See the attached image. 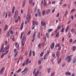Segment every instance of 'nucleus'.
Instances as JSON below:
<instances>
[{"instance_id": "nucleus-1", "label": "nucleus", "mask_w": 76, "mask_h": 76, "mask_svg": "<svg viewBox=\"0 0 76 76\" xmlns=\"http://www.w3.org/2000/svg\"><path fill=\"white\" fill-rule=\"evenodd\" d=\"M9 46L10 45H7L6 47H5V48L4 49V50L2 51V53H4V52H5L7 50H8L9 48Z\"/></svg>"}, {"instance_id": "nucleus-2", "label": "nucleus", "mask_w": 76, "mask_h": 76, "mask_svg": "<svg viewBox=\"0 0 76 76\" xmlns=\"http://www.w3.org/2000/svg\"><path fill=\"white\" fill-rule=\"evenodd\" d=\"M26 19L28 22H29L31 20V16L28 15H27Z\"/></svg>"}, {"instance_id": "nucleus-3", "label": "nucleus", "mask_w": 76, "mask_h": 76, "mask_svg": "<svg viewBox=\"0 0 76 76\" xmlns=\"http://www.w3.org/2000/svg\"><path fill=\"white\" fill-rule=\"evenodd\" d=\"M4 67H3L1 69V71H0V75H2L4 73V72L3 71V70H4Z\"/></svg>"}, {"instance_id": "nucleus-4", "label": "nucleus", "mask_w": 76, "mask_h": 76, "mask_svg": "<svg viewBox=\"0 0 76 76\" xmlns=\"http://www.w3.org/2000/svg\"><path fill=\"white\" fill-rule=\"evenodd\" d=\"M35 35H36V33H34L32 37V42H34L35 40Z\"/></svg>"}, {"instance_id": "nucleus-5", "label": "nucleus", "mask_w": 76, "mask_h": 76, "mask_svg": "<svg viewBox=\"0 0 76 76\" xmlns=\"http://www.w3.org/2000/svg\"><path fill=\"white\" fill-rule=\"evenodd\" d=\"M18 11H15V13L14 14V18H16L17 17H18Z\"/></svg>"}, {"instance_id": "nucleus-6", "label": "nucleus", "mask_w": 76, "mask_h": 76, "mask_svg": "<svg viewBox=\"0 0 76 76\" xmlns=\"http://www.w3.org/2000/svg\"><path fill=\"white\" fill-rule=\"evenodd\" d=\"M37 12L38 16H39V17L41 16V12L40 11V10L39 9H38L37 10Z\"/></svg>"}, {"instance_id": "nucleus-7", "label": "nucleus", "mask_w": 76, "mask_h": 76, "mask_svg": "<svg viewBox=\"0 0 76 76\" xmlns=\"http://www.w3.org/2000/svg\"><path fill=\"white\" fill-rule=\"evenodd\" d=\"M41 25H42V26H45L46 25V23H45V22L41 21Z\"/></svg>"}, {"instance_id": "nucleus-8", "label": "nucleus", "mask_w": 76, "mask_h": 76, "mask_svg": "<svg viewBox=\"0 0 76 76\" xmlns=\"http://www.w3.org/2000/svg\"><path fill=\"white\" fill-rule=\"evenodd\" d=\"M55 45V44H54V43H52L50 46V48L51 49V50H53L54 48V45Z\"/></svg>"}, {"instance_id": "nucleus-9", "label": "nucleus", "mask_w": 76, "mask_h": 76, "mask_svg": "<svg viewBox=\"0 0 76 76\" xmlns=\"http://www.w3.org/2000/svg\"><path fill=\"white\" fill-rule=\"evenodd\" d=\"M4 48V44H3L2 45L1 47V48L0 51V52H1L3 50V49Z\"/></svg>"}, {"instance_id": "nucleus-10", "label": "nucleus", "mask_w": 76, "mask_h": 76, "mask_svg": "<svg viewBox=\"0 0 76 76\" xmlns=\"http://www.w3.org/2000/svg\"><path fill=\"white\" fill-rule=\"evenodd\" d=\"M26 4V0H24L23 1L22 6L23 7H24Z\"/></svg>"}, {"instance_id": "nucleus-11", "label": "nucleus", "mask_w": 76, "mask_h": 76, "mask_svg": "<svg viewBox=\"0 0 76 76\" xmlns=\"http://www.w3.org/2000/svg\"><path fill=\"white\" fill-rule=\"evenodd\" d=\"M72 49L73 51V52H74L75 51V50H76V47L75 46H73L72 47Z\"/></svg>"}, {"instance_id": "nucleus-12", "label": "nucleus", "mask_w": 76, "mask_h": 76, "mask_svg": "<svg viewBox=\"0 0 76 76\" xmlns=\"http://www.w3.org/2000/svg\"><path fill=\"white\" fill-rule=\"evenodd\" d=\"M25 36H23V39H22V43H23V42L24 39V42H25V41H26V37L25 38Z\"/></svg>"}, {"instance_id": "nucleus-13", "label": "nucleus", "mask_w": 76, "mask_h": 76, "mask_svg": "<svg viewBox=\"0 0 76 76\" xmlns=\"http://www.w3.org/2000/svg\"><path fill=\"white\" fill-rule=\"evenodd\" d=\"M71 60H72V58H71L70 57H69L67 60V63H70Z\"/></svg>"}, {"instance_id": "nucleus-14", "label": "nucleus", "mask_w": 76, "mask_h": 76, "mask_svg": "<svg viewBox=\"0 0 76 76\" xmlns=\"http://www.w3.org/2000/svg\"><path fill=\"white\" fill-rule=\"evenodd\" d=\"M50 11H51V10H50V9H48L46 11V15H48L50 13Z\"/></svg>"}, {"instance_id": "nucleus-15", "label": "nucleus", "mask_w": 76, "mask_h": 76, "mask_svg": "<svg viewBox=\"0 0 76 76\" xmlns=\"http://www.w3.org/2000/svg\"><path fill=\"white\" fill-rule=\"evenodd\" d=\"M65 74L66 75H68L69 76L71 75V73L69 72H65Z\"/></svg>"}, {"instance_id": "nucleus-16", "label": "nucleus", "mask_w": 76, "mask_h": 76, "mask_svg": "<svg viewBox=\"0 0 76 76\" xmlns=\"http://www.w3.org/2000/svg\"><path fill=\"white\" fill-rule=\"evenodd\" d=\"M37 37L39 39V38H40V37H41V36L40 35V32H38V33L37 34Z\"/></svg>"}, {"instance_id": "nucleus-17", "label": "nucleus", "mask_w": 76, "mask_h": 76, "mask_svg": "<svg viewBox=\"0 0 76 76\" xmlns=\"http://www.w3.org/2000/svg\"><path fill=\"white\" fill-rule=\"evenodd\" d=\"M8 28V26H7V24L6 25L5 28H4V31H6V30Z\"/></svg>"}, {"instance_id": "nucleus-18", "label": "nucleus", "mask_w": 76, "mask_h": 76, "mask_svg": "<svg viewBox=\"0 0 76 76\" xmlns=\"http://www.w3.org/2000/svg\"><path fill=\"white\" fill-rule=\"evenodd\" d=\"M56 53V56L57 57H60V53H59V52L57 51V52Z\"/></svg>"}, {"instance_id": "nucleus-19", "label": "nucleus", "mask_w": 76, "mask_h": 76, "mask_svg": "<svg viewBox=\"0 0 76 76\" xmlns=\"http://www.w3.org/2000/svg\"><path fill=\"white\" fill-rule=\"evenodd\" d=\"M23 24H24V23H22L21 25L20 30H22V29H23Z\"/></svg>"}, {"instance_id": "nucleus-20", "label": "nucleus", "mask_w": 76, "mask_h": 76, "mask_svg": "<svg viewBox=\"0 0 76 76\" xmlns=\"http://www.w3.org/2000/svg\"><path fill=\"white\" fill-rule=\"evenodd\" d=\"M12 15V12H9L8 14V17H10Z\"/></svg>"}, {"instance_id": "nucleus-21", "label": "nucleus", "mask_w": 76, "mask_h": 76, "mask_svg": "<svg viewBox=\"0 0 76 76\" xmlns=\"http://www.w3.org/2000/svg\"><path fill=\"white\" fill-rule=\"evenodd\" d=\"M38 74H39V71L37 70V72L35 73V76H37V75H38Z\"/></svg>"}, {"instance_id": "nucleus-22", "label": "nucleus", "mask_w": 76, "mask_h": 76, "mask_svg": "<svg viewBox=\"0 0 76 76\" xmlns=\"http://www.w3.org/2000/svg\"><path fill=\"white\" fill-rule=\"evenodd\" d=\"M43 5L44 6H47V3H46V2H45V0H44Z\"/></svg>"}, {"instance_id": "nucleus-23", "label": "nucleus", "mask_w": 76, "mask_h": 76, "mask_svg": "<svg viewBox=\"0 0 76 76\" xmlns=\"http://www.w3.org/2000/svg\"><path fill=\"white\" fill-rule=\"evenodd\" d=\"M60 34V33H58L56 35V38H57V37H59V35Z\"/></svg>"}, {"instance_id": "nucleus-24", "label": "nucleus", "mask_w": 76, "mask_h": 76, "mask_svg": "<svg viewBox=\"0 0 76 76\" xmlns=\"http://www.w3.org/2000/svg\"><path fill=\"white\" fill-rule=\"evenodd\" d=\"M69 26H68L66 28L65 30L66 32H67V31H68V30H69Z\"/></svg>"}, {"instance_id": "nucleus-25", "label": "nucleus", "mask_w": 76, "mask_h": 76, "mask_svg": "<svg viewBox=\"0 0 76 76\" xmlns=\"http://www.w3.org/2000/svg\"><path fill=\"white\" fill-rule=\"evenodd\" d=\"M12 13H14V12H15V7H13L12 8Z\"/></svg>"}, {"instance_id": "nucleus-26", "label": "nucleus", "mask_w": 76, "mask_h": 76, "mask_svg": "<svg viewBox=\"0 0 76 76\" xmlns=\"http://www.w3.org/2000/svg\"><path fill=\"white\" fill-rule=\"evenodd\" d=\"M67 13H68V11L67 10L65 13L64 15L65 16H66V15H67Z\"/></svg>"}, {"instance_id": "nucleus-27", "label": "nucleus", "mask_w": 76, "mask_h": 76, "mask_svg": "<svg viewBox=\"0 0 76 76\" xmlns=\"http://www.w3.org/2000/svg\"><path fill=\"white\" fill-rule=\"evenodd\" d=\"M72 56H73V55L69 56H68L66 58V59L65 60H67V59H68V58H69V57H72Z\"/></svg>"}, {"instance_id": "nucleus-28", "label": "nucleus", "mask_w": 76, "mask_h": 76, "mask_svg": "<svg viewBox=\"0 0 76 76\" xmlns=\"http://www.w3.org/2000/svg\"><path fill=\"white\" fill-rule=\"evenodd\" d=\"M61 58L58 61V64H60V63H61Z\"/></svg>"}, {"instance_id": "nucleus-29", "label": "nucleus", "mask_w": 76, "mask_h": 76, "mask_svg": "<svg viewBox=\"0 0 76 76\" xmlns=\"http://www.w3.org/2000/svg\"><path fill=\"white\" fill-rule=\"evenodd\" d=\"M11 38L13 41H15V39L14 38V36H11Z\"/></svg>"}, {"instance_id": "nucleus-30", "label": "nucleus", "mask_w": 76, "mask_h": 76, "mask_svg": "<svg viewBox=\"0 0 76 76\" xmlns=\"http://www.w3.org/2000/svg\"><path fill=\"white\" fill-rule=\"evenodd\" d=\"M18 51H17L14 55V57H16L17 55H18Z\"/></svg>"}, {"instance_id": "nucleus-31", "label": "nucleus", "mask_w": 76, "mask_h": 76, "mask_svg": "<svg viewBox=\"0 0 76 76\" xmlns=\"http://www.w3.org/2000/svg\"><path fill=\"white\" fill-rule=\"evenodd\" d=\"M27 69V68L26 67L24 69L22 72H21V73H23V72H26V70Z\"/></svg>"}, {"instance_id": "nucleus-32", "label": "nucleus", "mask_w": 76, "mask_h": 76, "mask_svg": "<svg viewBox=\"0 0 76 76\" xmlns=\"http://www.w3.org/2000/svg\"><path fill=\"white\" fill-rule=\"evenodd\" d=\"M44 52H42L40 54V57H42V56H43V55L44 54Z\"/></svg>"}, {"instance_id": "nucleus-33", "label": "nucleus", "mask_w": 76, "mask_h": 76, "mask_svg": "<svg viewBox=\"0 0 76 76\" xmlns=\"http://www.w3.org/2000/svg\"><path fill=\"white\" fill-rule=\"evenodd\" d=\"M53 29H49L48 30V32H51L53 31Z\"/></svg>"}, {"instance_id": "nucleus-34", "label": "nucleus", "mask_w": 76, "mask_h": 76, "mask_svg": "<svg viewBox=\"0 0 76 76\" xmlns=\"http://www.w3.org/2000/svg\"><path fill=\"white\" fill-rule=\"evenodd\" d=\"M33 56H35V52L34 51H32Z\"/></svg>"}, {"instance_id": "nucleus-35", "label": "nucleus", "mask_w": 76, "mask_h": 76, "mask_svg": "<svg viewBox=\"0 0 76 76\" xmlns=\"http://www.w3.org/2000/svg\"><path fill=\"white\" fill-rule=\"evenodd\" d=\"M22 58H23V57H20V58L18 59V60H19V61H20V60H22Z\"/></svg>"}, {"instance_id": "nucleus-36", "label": "nucleus", "mask_w": 76, "mask_h": 76, "mask_svg": "<svg viewBox=\"0 0 76 76\" xmlns=\"http://www.w3.org/2000/svg\"><path fill=\"white\" fill-rule=\"evenodd\" d=\"M32 0H30L29 1V4H32Z\"/></svg>"}, {"instance_id": "nucleus-37", "label": "nucleus", "mask_w": 76, "mask_h": 76, "mask_svg": "<svg viewBox=\"0 0 76 76\" xmlns=\"http://www.w3.org/2000/svg\"><path fill=\"white\" fill-rule=\"evenodd\" d=\"M55 75V72H53L52 73L50 76H54Z\"/></svg>"}, {"instance_id": "nucleus-38", "label": "nucleus", "mask_w": 76, "mask_h": 76, "mask_svg": "<svg viewBox=\"0 0 76 76\" xmlns=\"http://www.w3.org/2000/svg\"><path fill=\"white\" fill-rule=\"evenodd\" d=\"M71 32L73 33V32H75V29L74 28H73L72 29H71Z\"/></svg>"}, {"instance_id": "nucleus-39", "label": "nucleus", "mask_w": 76, "mask_h": 76, "mask_svg": "<svg viewBox=\"0 0 76 76\" xmlns=\"http://www.w3.org/2000/svg\"><path fill=\"white\" fill-rule=\"evenodd\" d=\"M23 32H22L21 34V36H20V39H22V36H23Z\"/></svg>"}, {"instance_id": "nucleus-40", "label": "nucleus", "mask_w": 76, "mask_h": 76, "mask_svg": "<svg viewBox=\"0 0 76 76\" xmlns=\"http://www.w3.org/2000/svg\"><path fill=\"white\" fill-rule=\"evenodd\" d=\"M21 71V69H18V71H16L17 73H19V72H20Z\"/></svg>"}, {"instance_id": "nucleus-41", "label": "nucleus", "mask_w": 76, "mask_h": 76, "mask_svg": "<svg viewBox=\"0 0 76 76\" xmlns=\"http://www.w3.org/2000/svg\"><path fill=\"white\" fill-rule=\"evenodd\" d=\"M64 28H63L62 29L61 31V32H64Z\"/></svg>"}, {"instance_id": "nucleus-42", "label": "nucleus", "mask_w": 76, "mask_h": 76, "mask_svg": "<svg viewBox=\"0 0 76 76\" xmlns=\"http://www.w3.org/2000/svg\"><path fill=\"white\" fill-rule=\"evenodd\" d=\"M76 10V9H73L71 11V12H75Z\"/></svg>"}, {"instance_id": "nucleus-43", "label": "nucleus", "mask_w": 76, "mask_h": 76, "mask_svg": "<svg viewBox=\"0 0 76 76\" xmlns=\"http://www.w3.org/2000/svg\"><path fill=\"white\" fill-rule=\"evenodd\" d=\"M7 37H9V36H10V34L9 33V32H8L7 34Z\"/></svg>"}, {"instance_id": "nucleus-44", "label": "nucleus", "mask_w": 76, "mask_h": 76, "mask_svg": "<svg viewBox=\"0 0 76 76\" xmlns=\"http://www.w3.org/2000/svg\"><path fill=\"white\" fill-rule=\"evenodd\" d=\"M41 45L42 47H44V42H42V43H41Z\"/></svg>"}, {"instance_id": "nucleus-45", "label": "nucleus", "mask_w": 76, "mask_h": 76, "mask_svg": "<svg viewBox=\"0 0 76 76\" xmlns=\"http://www.w3.org/2000/svg\"><path fill=\"white\" fill-rule=\"evenodd\" d=\"M47 56L45 55L44 56V60H45L46 58H47Z\"/></svg>"}, {"instance_id": "nucleus-46", "label": "nucleus", "mask_w": 76, "mask_h": 76, "mask_svg": "<svg viewBox=\"0 0 76 76\" xmlns=\"http://www.w3.org/2000/svg\"><path fill=\"white\" fill-rule=\"evenodd\" d=\"M31 31H29L28 32V34H27V35H30V34H31Z\"/></svg>"}, {"instance_id": "nucleus-47", "label": "nucleus", "mask_w": 76, "mask_h": 76, "mask_svg": "<svg viewBox=\"0 0 76 76\" xmlns=\"http://www.w3.org/2000/svg\"><path fill=\"white\" fill-rule=\"evenodd\" d=\"M7 12H6L5 18H7Z\"/></svg>"}, {"instance_id": "nucleus-48", "label": "nucleus", "mask_w": 76, "mask_h": 76, "mask_svg": "<svg viewBox=\"0 0 76 76\" xmlns=\"http://www.w3.org/2000/svg\"><path fill=\"white\" fill-rule=\"evenodd\" d=\"M32 24H33L32 26H35V21H33L32 22Z\"/></svg>"}, {"instance_id": "nucleus-49", "label": "nucleus", "mask_w": 76, "mask_h": 76, "mask_svg": "<svg viewBox=\"0 0 76 76\" xmlns=\"http://www.w3.org/2000/svg\"><path fill=\"white\" fill-rule=\"evenodd\" d=\"M11 34H13V31L12 30H11L10 31Z\"/></svg>"}, {"instance_id": "nucleus-50", "label": "nucleus", "mask_w": 76, "mask_h": 76, "mask_svg": "<svg viewBox=\"0 0 76 76\" xmlns=\"http://www.w3.org/2000/svg\"><path fill=\"white\" fill-rule=\"evenodd\" d=\"M46 35L47 38H49V36L48 35V34L46 33Z\"/></svg>"}, {"instance_id": "nucleus-51", "label": "nucleus", "mask_w": 76, "mask_h": 76, "mask_svg": "<svg viewBox=\"0 0 76 76\" xmlns=\"http://www.w3.org/2000/svg\"><path fill=\"white\" fill-rule=\"evenodd\" d=\"M29 60V59L28 58H27L26 61V63H29L28 61Z\"/></svg>"}, {"instance_id": "nucleus-52", "label": "nucleus", "mask_w": 76, "mask_h": 76, "mask_svg": "<svg viewBox=\"0 0 76 76\" xmlns=\"http://www.w3.org/2000/svg\"><path fill=\"white\" fill-rule=\"evenodd\" d=\"M60 44L58 43L57 44V46L58 47H60Z\"/></svg>"}, {"instance_id": "nucleus-53", "label": "nucleus", "mask_w": 76, "mask_h": 76, "mask_svg": "<svg viewBox=\"0 0 76 76\" xmlns=\"http://www.w3.org/2000/svg\"><path fill=\"white\" fill-rule=\"evenodd\" d=\"M50 70H51V69H50V68L48 69V73L50 72Z\"/></svg>"}, {"instance_id": "nucleus-54", "label": "nucleus", "mask_w": 76, "mask_h": 76, "mask_svg": "<svg viewBox=\"0 0 76 76\" xmlns=\"http://www.w3.org/2000/svg\"><path fill=\"white\" fill-rule=\"evenodd\" d=\"M18 19L17 18V19H15V23H17L18 22Z\"/></svg>"}, {"instance_id": "nucleus-55", "label": "nucleus", "mask_w": 76, "mask_h": 76, "mask_svg": "<svg viewBox=\"0 0 76 76\" xmlns=\"http://www.w3.org/2000/svg\"><path fill=\"white\" fill-rule=\"evenodd\" d=\"M45 14V11L44 10H43L42 11V15H44Z\"/></svg>"}, {"instance_id": "nucleus-56", "label": "nucleus", "mask_w": 76, "mask_h": 76, "mask_svg": "<svg viewBox=\"0 0 76 76\" xmlns=\"http://www.w3.org/2000/svg\"><path fill=\"white\" fill-rule=\"evenodd\" d=\"M59 15H60V13H58L57 15H56V17H57V18H58V17L59 16Z\"/></svg>"}, {"instance_id": "nucleus-57", "label": "nucleus", "mask_w": 76, "mask_h": 76, "mask_svg": "<svg viewBox=\"0 0 76 76\" xmlns=\"http://www.w3.org/2000/svg\"><path fill=\"white\" fill-rule=\"evenodd\" d=\"M7 41H6L5 42V45H7Z\"/></svg>"}, {"instance_id": "nucleus-58", "label": "nucleus", "mask_w": 76, "mask_h": 76, "mask_svg": "<svg viewBox=\"0 0 76 76\" xmlns=\"http://www.w3.org/2000/svg\"><path fill=\"white\" fill-rule=\"evenodd\" d=\"M41 43L39 44V45H38V48H41Z\"/></svg>"}, {"instance_id": "nucleus-59", "label": "nucleus", "mask_w": 76, "mask_h": 76, "mask_svg": "<svg viewBox=\"0 0 76 76\" xmlns=\"http://www.w3.org/2000/svg\"><path fill=\"white\" fill-rule=\"evenodd\" d=\"M31 55H32V52H30L29 55V56L30 57V56H31Z\"/></svg>"}, {"instance_id": "nucleus-60", "label": "nucleus", "mask_w": 76, "mask_h": 76, "mask_svg": "<svg viewBox=\"0 0 76 76\" xmlns=\"http://www.w3.org/2000/svg\"><path fill=\"white\" fill-rule=\"evenodd\" d=\"M71 18L72 19V20H73V18H73V15H71Z\"/></svg>"}, {"instance_id": "nucleus-61", "label": "nucleus", "mask_w": 76, "mask_h": 76, "mask_svg": "<svg viewBox=\"0 0 76 76\" xmlns=\"http://www.w3.org/2000/svg\"><path fill=\"white\" fill-rule=\"evenodd\" d=\"M9 53V50H8L5 53V55H6Z\"/></svg>"}, {"instance_id": "nucleus-62", "label": "nucleus", "mask_w": 76, "mask_h": 76, "mask_svg": "<svg viewBox=\"0 0 76 76\" xmlns=\"http://www.w3.org/2000/svg\"><path fill=\"white\" fill-rule=\"evenodd\" d=\"M75 42H76V39L73 41V44H75Z\"/></svg>"}, {"instance_id": "nucleus-63", "label": "nucleus", "mask_w": 76, "mask_h": 76, "mask_svg": "<svg viewBox=\"0 0 76 76\" xmlns=\"http://www.w3.org/2000/svg\"><path fill=\"white\" fill-rule=\"evenodd\" d=\"M58 29H57L55 31V34H57V32L58 31Z\"/></svg>"}, {"instance_id": "nucleus-64", "label": "nucleus", "mask_w": 76, "mask_h": 76, "mask_svg": "<svg viewBox=\"0 0 76 76\" xmlns=\"http://www.w3.org/2000/svg\"><path fill=\"white\" fill-rule=\"evenodd\" d=\"M69 41L70 42H72V39H70L69 40Z\"/></svg>"}]
</instances>
